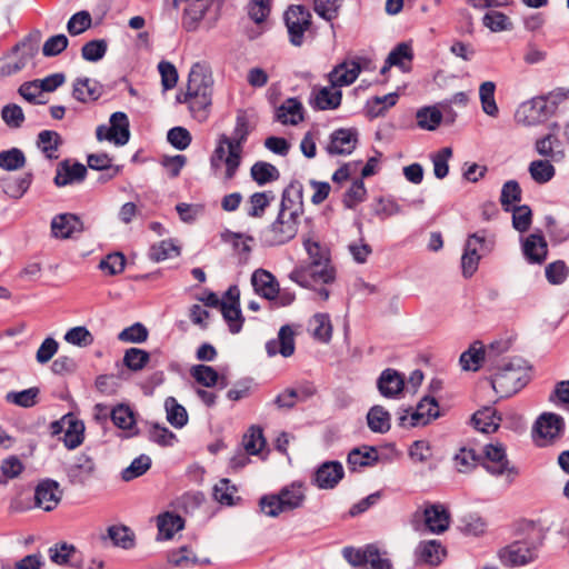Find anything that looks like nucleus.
Returning a JSON list of instances; mask_svg holds the SVG:
<instances>
[{
	"mask_svg": "<svg viewBox=\"0 0 569 569\" xmlns=\"http://www.w3.org/2000/svg\"><path fill=\"white\" fill-rule=\"evenodd\" d=\"M251 178L259 184L276 181L280 177L279 170L271 163L264 161L256 162L250 170Z\"/></svg>",
	"mask_w": 569,
	"mask_h": 569,
	"instance_id": "3c124183",
	"label": "nucleus"
},
{
	"mask_svg": "<svg viewBox=\"0 0 569 569\" xmlns=\"http://www.w3.org/2000/svg\"><path fill=\"white\" fill-rule=\"evenodd\" d=\"M177 100L181 103H188L189 110L191 111L194 119L199 122H204L210 112L211 96L200 94L198 96H178Z\"/></svg>",
	"mask_w": 569,
	"mask_h": 569,
	"instance_id": "72a5a7b5",
	"label": "nucleus"
},
{
	"mask_svg": "<svg viewBox=\"0 0 569 569\" xmlns=\"http://www.w3.org/2000/svg\"><path fill=\"white\" fill-rule=\"evenodd\" d=\"M48 552L50 560L57 565H69L77 569L82 567L81 561L76 559L78 551L73 545L67 542L56 543L49 548Z\"/></svg>",
	"mask_w": 569,
	"mask_h": 569,
	"instance_id": "2f4dec72",
	"label": "nucleus"
},
{
	"mask_svg": "<svg viewBox=\"0 0 569 569\" xmlns=\"http://www.w3.org/2000/svg\"><path fill=\"white\" fill-rule=\"evenodd\" d=\"M377 387L385 398H397L405 388V378L397 370L387 368L379 376Z\"/></svg>",
	"mask_w": 569,
	"mask_h": 569,
	"instance_id": "412c9836",
	"label": "nucleus"
},
{
	"mask_svg": "<svg viewBox=\"0 0 569 569\" xmlns=\"http://www.w3.org/2000/svg\"><path fill=\"white\" fill-rule=\"evenodd\" d=\"M191 376L198 383L207 388L216 386L219 379L218 372L212 367L206 365L193 366L191 368Z\"/></svg>",
	"mask_w": 569,
	"mask_h": 569,
	"instance_id": "774afa93",
	"label": "nucleus"
},
{
	"mask_svg": "<svg viewBox=\"0 0 569 569\" xmlns=\"http://www.w3.org/2000/svg\"><path fill=\"white\" fill-rule=\"evenodd\" d=\"M221 239L226 243H230L236 253L239 254V260L241 262H247L248 257L251 252V242L253 238L251 236H244L242 233H236L229 230H226L221 233Z\"/></svg>",
	"mask_w": 569,
	"mask_h": 569,
	"instance_id": "e433bc0d",
	"label": "nucleus"
},
{
	"mask_svg": "<svg viewBox=\"0 0 569 569\" xmlns=\"http://www.w3.org/2000/svg\"><path fill=\"white\" fill-rule=\"evenodd\" d=\"M151 467V459L146 455H141L133 459L129 467L122 470L121 478L124 481H131L143 473H146Z\"/></svg>",
	"mask_w": 569,
	"mask_h": 569,
	"instance_id": "680f3d73",
	"label": "nucleus"
},
{
	"mask_svg": "<svg viewBox=\"0 0 569 569\" xmlns=\"http://www.w3.org/2000/svg\"><path fill=\"white\" fill-rule=\"evenodd\" d=\"M413 54L411 47L401 42L395 47V49L388 54V67H398L402 71H407L412 61Z\"/></svg>",
	"mask_w": 569,
	"mask_h": 569,
	"instance_id": "49530a36",
	"label": "nucleus"
},
{
	"mask_svg": "<svg viewBox=\"0 0 569 569\" xmlns=\"http://www.w3.org/2000/svg\"><path fill=\"white\" fill-rule=\"evenodd\" d=\"M482 23L492 32H500L512 29V22L510 19L500 11L487 12L482 18Z\"/></svg>",
	"mask_w": 569,
	"mask_h": 569,
	"instance_id": "e2e57ef3",
	"label": "nucleus"
},
{
	"mask_svg": "<svg viewBox=\"0 0 569 569\" xmlns=\"http://www.w3.org/2000/svg\"><path fill=\"white\" fill-rule=\"evenodd\" d=\"M358 143V130L355 128H341L330 134L326 150L331 156L350 154Z\"/></svg>",
	"mask_w": 569,
	"mask_h": 569,
	"instance_id": "4468645a",
	"label": "nucleus"
},
{
	"mask_svg": "<svg viewBox=\"0 0 569 569\" xmlns=\"http://www.w3.org/2000/svg\"><path fill=\"white\" fill-rule=\"evenodd\" d=\"M276 118L283 124H298L303 119L301 102L296 98L287 99L277 109Z\"/></svg>",
	"mask_w": 569,
	"mask_h": 569,
	"instance_id": "c9c22d12",
	"label": "nucleus"
},
{
	"mask_svg": "<svg viewBox=\"0 0 569 569\" xmlns=\"http://www.w3.org/2000/svg\"><path fill=\"white\" fill-rule=\"evenodd\" d=\"M547 98L545 96L532 98L521 103L515 112L518 124L533 127L547 118Z\"/></svg>",
	"mask_w": 569,
	"mask_h": 569,
	"instance_id": "9b49d317",
	"label": "nucleus"
},
{
	"mask_svg": "<svg viewBox=\"0 0 569 569\" xmlns=\"http://www.w3.org/2000/svg\"><path fill=\"white\" fill-rule=\"evenodd\" d=\"M169 561L174 566L183 568L210 563L209 558H199L188 546H182L178 550L172 551L169 556Z\"/></svg>",
	"mask_w": 569,
	"mask_h": 569,
	"instance_id": "ea45409f",
	"label": "nucleus"
},
{
	"mask_svg": "<svg viewBox=\"0 0 569 569\" xmlns=\"http://www.w3.org/2000/svg\"><path fill=\"white\" fill-rule=\"evenodd\" d=\"M101 86L89 78H78L73 82L72 97L83 103L93 102L101 96Z\"/></svg>",
	"mask_w": 569,
	"mask_h": 569,
	"instance_id": "7c9ffc66",
	"label": "nucleus"
},
{
	"mask_svg": "<svg viewBox=\"0 0 569 569\" xmlns=\"http://www.w3.org/2000/svg\"><path fill=\"white\" fill-rule=\"evenodd\" d=\"M254 291L264 299L274 300L279 295V283L276 277L264 269H257L251 276Z\"/></svg>",
	"mask_w": 569,
	"mask_h": 569,
	"instance_id": "5701e85b",
	"label": "nucleus"
},
{
	"mask_svg": "<svg viewBox=\"0 0 569 569\" xmlns=\"http://www.w3.org/2000/svg\"><path fill=\"white\" fill-rule=\"evenodd\" d=\"M303 246L310 261L295 268L289 274L290 280L303 288L333 282L336 269L331 264L329 249L312 239H306Z\"/></svg>",
	"mask_w": 569,
	"mask_h": 569,
	"instance_id": "f03ea898",
	"label": "nucleus"
},
{
	"mask_svg": "<svg viewBox=\"0 0 569 569\" xmlns=\"http://www.w3.org/2000/svg\"><path fill=\"white\" fill-rule=\"evenodd\" d=\"M425 523L430 532L442 533L450 525V513L439 503L429 505L423 511Z\"/></svg>",
	"mask_w": 569,
	"mask_h": 569,
	"instance_id": "a878e982",
	"label": "nucleus"
},
{
	"mask_svg": "<svg viewBox=\"0 0 569 569\" xmlns=\"http://www.w3.org/2000/svg\"><path fill=\"white\" fill-rule=\"evenodd\" d=\"M264 445L266 440L259 427H251L243 436L242 446L248 455H258Z\"/></svg>",
	"mask_w": 569,
	"mask_h": 569,
	"instance_id": "052dcab7",
	"label": "nucleus"
},
{
	"mask_svg": "<svg viewBox=\"0 0 569 569\" xmlns=\"http://www.w3.org/2000/svg\"><path fill=\"white\" fill-rule=\"evenodd\" d=\"M26 164V157L18 148L0 152V168L7 171L19 170Z\"/></svg>",
	"mask_w": 569,
	"mask_h": 569,
	"instance_id": "13d9d810",
	"label": "nucleus"
},
{
	"mask_svg": "<svg viewBox=\"0 0 569 569\" xmlns=\"http://www.w3.org/2000/svg\"><path fill=\"white\" fill-rule=\"evenodd\" d=\"M274 199V196L271 191L264 192H256L250 196V210L248 214L250 217L260 218L263 216L266 208L270 204V202Z\"/></svg>",
	"mask_w": 569,
	"mask_h": 569,
	"instance_id": "338daca9",
	"label": "nucleus"
},
{
	"mask_svg": "<svg viewBox=\"0 0 569 569\" xmlns=\"http://www.w3.org/2000/svg\"><path fill=\"white\" fill-rule=\"evenodd\" d=\"M108 537L116 547L130 549L134 546V535L126 526H111L108 528Z\"/></svg>",
	"mask_w": 569,
	"mask_h": 569,
	"instance_id": "6e6d98bb",
	"label": "nucleus"
},
{
	"mask_svg": "<svg viewBox=\"0 0 569 569\" xmlns=\"http://www.w3.org/2000/svg\"><path fill=\"white\" fill-rule=\"evenodd\" d=\"M40 389L31 387L21 391H10L4 396L8 403L21 408H32L39 402Z\"/></svg>",
	"mask_w": 569,
	"mask_h": 569,
	"instance_id": "c03bdc74",
	"label": "nucleus"
},
{
	"mask_svg": "<svg viewBox=\"0 0 569 569\" xmlns=\"http://www.w3.org/2000/svg\"><path fill=\"white\" fill-rule=\"evenodd\" d=\"M212 77L201 63H194L189 72L187 90L182 96H212Z\"/></svg>",
	"mask_w": 569,
	"mask_h": 569,
	"instance_id": "2eb2a0df",
	"label": "nucleus"
},
{
	"mask_svg": "<svg viewBox=\"0 0 569 569\" xmlns=\"http://www.w3.org/2000/svg\"><path fill=\"white\" fill-rule=\"evenodd\" d=\"M109 126L97 127L96 137L99 141L107 140L116 146H124L130 139V123L124 112L117 111L110 116Z\"/></svg>",
	"mask_w": 569,
	"mask_h": 569,
	"instance_id": "1a4fd4ad",
	"label": "nucleus"
},
{
	"mask_svg": "<svg viewBox=\"0 0 569 569\" xmlns=\"http://www.w3.org/2000/svg\"><path fill=\"white\" fill-rule=\"evenodd\" d=\"M283 18L291 44L300 47L305 40V32L312 24L310 11L303 6H290L286 10Z\"/></svg>",
	"mask_w": 569,
	"mask_h": 569,
	"instance_id": "0eeeda50",
	"label": "nucleus"
},
{
	"mask_svg": "<svg viewBox=\"0 0 569 569\" xmlns=\"http://www.w3.org/2000/svg\"><path fill=\"white\" fill-rule=\"evenodd\" d=\"M453 460L459 472H469L481 462L482 457L472 448L463 447L456 453Z\"/></svg>",
	"mask_w": 569,
	"mask_h": 569,
	"instance_id": "5fc2aeb1",
	"label": "nucleus"
},
{
	"mask_svg": "<svg viewBox=\"0 0 569 569\" xmlns=\"http://www.w3.org/2000/svg\"><path fill=\"white\" fill-rule=\"evenodd\" d=\"M482 361H487V352L480 341L473 342L469 349L460 356V365L465 370L477 371Z\"/></svg>",
	"mask_w": 569,
	"mask_h": 569,
	"instance_id": "79ce46f5",
	"label": "nucleus"
},
{
	"mask_svg": "<svg viewBox=\"0 0 569 569\" xmlns=\"http://www.w3.org/2000/svg\"><path fill=\"white\" fill-rule=\"evenodd\" d=\"M527 538L511 543L502 553V559L511 566H525L538 556V548L542 543L543 535L539 526L532 521L523 523Z\"/></svg>",
	"mask_w": 569,
	"mask_h": 569,
	"instance_id": "20e7f679",
	"label": "nucleus"
},
{
	"mask_svg": "<svg viewBox=\"0 0 569 569\" xmlns=\"http://www.w3.org/2000/svg\"><path fill=\"white\" fill-rule=\"evenodd\" d=\"M482 467L492 476L501 477L505 483L510 486L519 476V469L507 457L503 445L488 443L483 449Z\"/></svg>",
	"mask_w": 569,
	"mask_h": 569,
	"instance_id": "39448f33",
	"label": "nucleus"
},
{
	"mask_svg": "<svg viewBox=\"0 0 569 569\" xmlns=\"http://www.w3.org/2000/svg\"><path fill=\"white\" fill-rule=\"evenodd\" d=\"M82 230V222L72 213L58 214L51 221V233L54 238L68 239Z\"/></svg>",
	"mask_w": 569,
	"mask_h": 569,
	"instance_id": "4be33fe9",
	"label": "nucleus"
},
{
	"mask_svg": "<svg viewBox=\"0 0 569 569\" xmlns=\"http://www.w3.org/2000/svg\"><path fill=\"white\" fill-rule=\"evenodd\" d=\"M62 143L58 132L43 130L38 134L37 144L48 159H58V148Z\"/></svg>",
	"mask_w": 569,
	"mask_h": 569,
	"instance_id": "a18cd8bd",
	"label": "nucleus"
},
{
	"mask_svg": "<svg viewBox=\"0 0 569 569\" xmlns=\"http://www.w3.org/2000/svg\"><path fill=\"white\" fill-rule=\"evenodd\" d=\"M279 211L300 218L303 213L302 187L290 183L282 192Z\"/></svg>",
	"mask_w": 569,
	"mask_h": 569,
	"instance_id": "b1692460",
	"label": "nucleus"
},
{
	"mask_svg": "<svg viewBox=\"0 0 569 569\" xmlns=\"http://www.w3.org/2000/svg\"><path fill=\"white\" fill-rule=\"evenodd\" d=\"M417 122L421 129L435 130L442 120L441 112L435 107H425L417 111Z\"/></svg>",
	"mask_w": 569,
	"mask_h": 569,
	"instance_id": "bf43d9fd",
	"label": "nucleus"
},
{
	"mask_svg": "<svg viewBox=\"0 0 569 569\" xmlns=\"http://www.w3.org/2000/svg\"><path fill=\"white\" fill-rule=\"evenodd\" d=\"M391 416L382 406H373L367 413L368 427L377 433H386L391 428Z\"/></svg>",
	"mask_w": 569,
	"mask_h": 569,
	"instance_id": "4c0bfd02",
	"label": "nucleus"
},
{
	"mask_svg": "<svg viewBox=\"0 0 569 569\" xmlns=\"http://www.w3.org/2000/svg\"><path fill=\"white\" fill-rule=\"evenodd\" d=\"M27 47L26 43L17 44L12 49V53L4 56L0 59V77L6 78L10 77L14 73L21 71L28 63V61L34 56V49L32 47L29 48L28 51L23 52L19 57H14V54L20 50V48Z\"/></svg>",
	"mask_w": 569,
	"mask_h": 569,
	"instance_id": "aec40b11",
	"label": "nucleus"
},
{
	"mask_svg": "<svg viewBox=\"0 0 569 569\" xmlns=\"http://www.w3.org/2000/svg\"><path fill=\"white\" fill-rule=\"evenodd\" d=\"M342 92L330 83L329 87L312 89L310 103L318 110H335L341 104Z\"/></svg>",
	"mask_w": 569,
	"mask_h": 569,
	"instance_id": "6ab92c4d",
	"label": "nucleus"
},
{
	"mask_svg": "<svg viewBox=\"0 0 569 569\" xmlns=\"http://www.w3.org/2000/svg\"><path fill=\"white\" fill-rule=\"evenodd\" d=\"M565 429L563 418L553 412L542 413L536 421L533 431L542 440L540 446L560 438Z\"/></svg>",
	"mask_w": 569,
	"mask_h": 569,
	"instance_id": "ddd939ff",
	"label": "nucleus"
},
{
	"mask_svg": "<svg viewBox=\"0 0 569 569\" xmlns=\"http://www.w3.org/2000/svg\"><path fill=\"white\" fill-rule=\"evenodd\" d=\"M220 309L223 319L229 326L230 332H240L244 320L240 310V305H228V302H221Z\"/></svg>",
	"mask_w": 569,
	"mask_h": 569,
	"instance_id": "4d7b16f0",
	"label": "nucleus"
},
{
	"mask_svg": "<svg viewBox=\"0 0 569 569\" xmlns=\"http://www.w3.org/2000/svg\"><path fill=\"white\" fill-rule=\"evenodd\" d=\"M522 253L529 263L541 264L548 256V244L541 232L529 234L522 240Z\"/></svg>",
	"mask_w": 569,
	"mask_h": 569,
	"instance_id": "a211bd4d",
	"label": "nucleus"
},
{
	"mask_svg": "<svg viewBox=\"0 0 569 569\" xmlns=\"http://www.w3.org/2000/svg\"><path fill=\"white\" fill-rule=\"evenodd\" d=\"M378 461V452L373 447L356 448L348 455V465L352 470L358 467L372 466Z\"/></svg>",
	"mask_w": 569,
	"mask_h": 569,
	"instance_id": "09e8293b",
	"label": "nucleus"
},
{
	"mask_svg": "<svg viewBox=\"0 0 569 569\" xmlns=\"http://www.w3.org/2000/svg\"><path fill=\"white\" fill-rule=\"evenodd\" d=\"M183 526L184 520L179 515L163 512L157 517L158 538L166 540L171 539Z\"/></svg>",
	"mask_w": 569,
	"mask_h": 569,
	"instance_id": "f704fd0d",
	"label": "nucleus"
},
{
	"mask_svg": "<svg viewBox=\"0 0 569 569\" xmlns=\"http://www.w3.org/2000/svg\"><path fill=\"white\" fill-rule=\"evenodd\" d=\"M556 163L553 160L538 159L530 162L528 167L531 179L539 183L545 184L549 182L556 174Z\"/></svg>",
	"mask_w": 569,
	"mask_h": 569,
	"instance_id": "58836bf2",
	"label": "nucleus"
},
{
	"mask_svg": "<svg viewBox=\"0 0 569 569\" xmlns=\"http://www.w3.org/2000/svg\"><path fill=\"white\" fill-rule=\"evenodd\" d=\"M559 124L553 122L550 124V132L541 138H538L535 142L536 152L543 159L553 160L559 163L565 160L566 152L562 148V143L557 134Z\"/></svg>",
	"mask_w": 569,
	"mask_h": 569,
	"instance_id": "f8f14e48",
	"label": "nucleus"
},
{
	"mask_svg": "<svg viewBox=\"0 0 569 569\" xmlns=\"http://www.w3.org/2000/svg\"><path fill=\"white\" fill-rule=\"evenodd\" d=\"M310 327L315 339L329 342L332 336V326L328 313H316L310 320Z\"/></svg>",
	"mask_w": 569,
	"mask_h": 569,
	"instance_id": "8fccbe9b",
	"label": "nucleus"
},
{
	"mask_svg": "<svg viewBox=\"0 0 569 569\" xmlns=\"http://www.w3.org/2000/svg\"><path fill=\"white\" fill-rule=\"evenodd\" d=\"M96 465L91 457L80 455L68 469V478L72 485H84L94 473Z\"/></svg>",
	"mask_w": 569,
	"mask_h": 569,
	"instance_id": "c756f323",
	"label": "nucleus"
},
{
	"mask_svg": "<svg viewBox=\"0 0 569 569\" xmlns=\"http://www.w3.org/2000/svg\"><path fill=\"white\" fill-rule=\"evenodd\" d=\"M360 72L361 67L358 61H345L336 66L333 70L328 74V78L330 83L339 89L340 87L353 83Z\"/></svg>",
	"mask_w": 569,
	"mask_h": 569,
	"instance_id": "bb28decb",
	"label": "nucleus"
},
{
	"mask_svg": "<svg viewBox=\"0 0 569 569\" xmlns=\"http://www.w3.org/2000/svg\"><path fill=\"white\" fill-rule=\"evenodd\" d=\"M224 0H192L184 9L182 26L187 31H194L199 23L210 14L212 21L217 20Z\"/></svg>",
	"mask_w": 569,
	"mask_h": 569,
	"instance_id": "9d476101",
	"label": "nucleus"
},
{
	"mask_svg": "<svg viewBox=\"0 0 569 569\" xmlns=\"http://www.w3.org/2000/svg\"><path fill=\"white\" fill-rule=\"evenodd\" d=\"M266 350L269 356H276L277 353L286 358L292 356L295 352V338L291 328L289 326L281 327L278 338L268 341Z\"/></svg>",
	"mask_w": 569,
	"mask_h": 569,
	"instance_id": "c85d7f7f",
	"label": "nucleus"
},
{
	"mask_svg": "<svg viewBox=\"0 0 569 569\" xmlns=\"http://www.w3.org/2000/svg\"><path fill=\"white\" fill-rule=\"evenodd\" d=\"M250 134L249 121L244 114H239L231 136L220 134L217 146L210 157V166L214 173L224 166V180L234 178L242 161L243 144Z\"/></svg>",
	"mask_w": 569,
	"mask_h": 569,
	"instance_id": "f257e3e1",
	"label": "nucleus"
},
{
	"mask_svg": "<svg viewBox=\"0 0 569 569\" xmlns=\"http://www.w3.org/2000/svg\"><path fill=\"white\" fill-rule=\"evenodd\" d=\"M501 421L496 409L492 407H483L472 416V422L476 429L483 433H491L497 431Z\"/></svg>",
	"mask_w": 569,
	"mask_h": 569,
	"instance_id": "473e14b6",
	"label": "nucleus"
},
{
	"mask_svg": "<svg viewBox=\"0 0 569 569\" xmlns=\"http://www.w3.org/2000/svg\"><path fill=\"white\" fill-rule=\"evenodd\" d=\"M496 84L492 81H485L480 84L479 97L482 110L490 117H497L499 109L495 100Z\"/></svg>",
	"mask_w": 569,
	"mask_h": 569,
	"instance_id": "864d4df0",
	"label": "nucleus"
},
{
	"mask_svg": "<svg viewBox=\"0 0 569 569\" xmlns=\"http://www.w3.org/2000/svg\"><path fill=\"white\" fill-rule=\"evenodd\" d=\"M417 555L419 561L435 566L440 563L446 551L437 540H428L418 546Z\"/></svg>",
	"mask_w": 569,
	"mask_h": 569,
	"instance_id": "a19ab883",
	"label": "nucleus"
},
{
	"mask_svg": "<svg viewBox=\"0 0 569 569\" xmlns=\"http://www.w3.org/2000/svg\"><path fill=\"white\" fill-rule=\"evenodd\" d=\"M278 495L282 500L284 511L299 508L305 500V492L300 485L292 483L291 486L281 489Z\"/></svg>",
	"mask_w": 569,
	"mask_h": 569,
	"instance_id": "603ef678",
	"label": "nucleus"
},
{
	"mask_svg": "<svg viewBox=\"0 0 569 569\" xmlns=\"http://www.w3.org/2000/svg\"><path fill=\"white\" fill-rule=\"evenodd\" d=\"M495 369L491 386L500 398L517 393L530 380V366L521 357L503 358Z\"/></svg>",
	"mask_w": 569,
	"mask_h": 569,
	"instance_id": "7ed1b4c3",
	"label": "nucleus"
},
{
	"mask_svg": "<svg viewBox=\"0 0 569 569\" xmlns=\"http://www.w3.org/2000/svg\"><path fill=\"white\" fill-rule=\"evenodd\" d=\"M179 248L170 240H162L150 248L149 257L153 261H162L179 256Z\"/></svg>",
	"mask_w": 569,
	"mask_h": 569,
	"instance_id": "69168bd1",
	"label": "nucleus"
},
{
	"mask_svg": "<svg viewBox=\"0 0 569 569\" xmlns=\"http://www.w3.org/2000/svg\"><path fill=\"white\" fill-rule=\"evenodd\" d=\"M440 416L439 406L435 398L423 397L417 405L416 410L405 409L399 412L398 425L400 427H417L429 423Z\"/></svg>",
	"mask_w": 569,
	"mask_h": 569,
	"instance_id": "6e6552de",
	"label": "nucleus"
},
{
	"mask_svg": "<svg viewBox=\"0 0 569 569\" xmlns=\"http://www.w3.org/2000/svg\"><path fill=\"white\" fill-rule=\"evenodd\" d=\"M150 360V355L146 350L130 348L124 352L123 363L132 371H139L146 367Z\"/></svg>",
	"mask_w": 569,
	"mask_h": 569,
	"instance_id": "0e129e2a",
	"label": "nucleus"
},
{
	"mask_svg": "<svg viewBox=\"0 0 569 569\" xmlns=\"http://www.w3.org/2000/svg\"><path fill=\"white\" fill-rule=\"evenodd\" d=\"M67 425V429L63 435V443L68 449H74L80 446L83 441L84 425L80 420H76L72 417H64L62 420Z\"/></svg>",
	"mask_w": 569,
	"mask_h": 569,
	"instance_id": "37998d69",
	"label": "nucleus"
},
{
	"mask_svg": "<svg viewBox=\"0 0 569 569\" xmlns=\"http://www.w3.org/2000/svg\"><path fill=\"white\" fill-rule=\"evenodd\" d=\"M61 497L59 483L52 479H46L36 487L34 506L44 511H51L59 505Z\"/></svg>",
	"mask_w": 569,
	"mask_h": 569,
	"instance_id": "f3484780",
	"label": "nucleus"
},
{
	"mask_svg": "<svg viewBox=\"0 0 569 569\" xmlns=\"http://www.w3.org/2000/svg\"><path fill=\"white\" fill-rule=\"evenodd\" d=\"M87 168L82 163H70L69 160H63L58 164L54 183L58 187H64L73 182H80L86 178Z\"/></svg>",
	"mask_w": 569,
	"mask_h": 569,
	"instance_id": "cd10ccee",
	"label": "nucleus"
},
{
	"mask_svg": "<svg viewBox=\"0 0 569 569\" xmlns=\"http://www.w3.org/2000/svg\"><path fill=\"white\" fill-rule=\"evenodd\" d=\"M486 237L482 232H476L469 236L465 252L461 257V267L465 277H471L478 268L480 260L479 251L485 247Z\"/></svg>",
	"mask_w": 569,
	"mask_h": 569,
	"instance_id": "dca6fc26",
	"label": "nucleus"
},
{
	"mask_svg": "<svg viewBox=\"0 0 569 569\" xmlns=\"http://www.w3.org/2000/svg\"><path fill=\"white\" fill-rule=\"evenodd\" d=\"M168 422L174 428H182L188 422V413L183 406L178 403L174 397H168L164 401Z\"/></svg>",
	"mask_w": 569,
	"mask_h": 569,
	"instance_id": "de8ad7c7",
	"label": "nucleus"
},
{
	"mask_svg": "<svg viewBox=\"0 0 569 569\" xmlns=\"http://www.w3.org/2000/svg\"><path fill=\"white\" fill-rule=\"evenodd\" d=\"M298 223L299 218L279 211L277 219L264 232V243L274 247L289 242L298 232Z\"/></svg>",
	"mask_w": 569,
	"mask_h": 569,
	"instance_id": "423d86ee",
	"label": "nucleus"
},
{
	"mask_svg": "<svg viewBox=\"0 0 569 569\" xmlns=\"http://www.w3.org/2000/svg\"><path fill=\"white\" fill-rule=\"evenodd\" d=\"M343 477L342 465L338 461L322 463L315 473V483L320 489H332Z\"/></svg>",
	"mask_w": 569,
	"mask_h": 569,
	"instance_id": "393cba45",
	"label": "nucleus"
}]
</instances>
